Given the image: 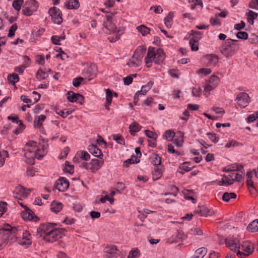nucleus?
<instances>
[{
  "label": "nucleus",
  "mask_w": 258,
  "mask_h": 258,
  "mask_svg": "<svg viewBox=\"0 0 258 258\" xmlns=\"http://www.w3.org/2000/svg\"><path fill=\"white\" fill-rule=\"evenodd\" d=\"M47 142L44 139L40 141L39 146L36 142L29 141L24 149L26 162L28 164H34L35 158L39 160L42 158L47 153Z\"/></svg>",
  "instance_id": "obj_1"
},
{
  "label": "nucleus",
  "mask_w": 258,
  "mask_h": 258,
  "mask_svg": "<svg viewBox=\"0 0 258 258\" xmlns=\"http://www.w3.org/2000/svg\"><path fill=\"white\" fill-rule=\"evenodd\" d=\"M165 59V55L161 49L149 47L148 53L145 58V62L146 66L150 68L152 66V62L160 64Z\"/></svg>",
  "instance_id": "obj_2"
},
{
  "label": "nucleus",
  "mask_w": 258,
  "mask_h": 258,
  "mask_svg": "<svg viewBox=\"0 0 258 258\" xmlns=\"http://www.w3.org/2000/svg\"><path fill=\"white\" fill-rule=\"evenodd\" d=\"M17 233L18 231L15 228L9 224H4L3 230L0 231V247L6 245L10 240H14Z\"/></svg>",
  "instance_id": "obj_3"
},
{
  "label": "nucleus",
  "mask_w": 258,
  "mask_h": 258,
  "mask_svg": "<svg viewBox=\"0 0 258 258\" xmlns=\"http://www.w3.org/2000/svg\"><path fill=\"white\" fill-rule=\"evenodd\" d=\"M236 41V40L227 39L221 47V52L227 57L233 55L238 49V44L235 43Z\"/></svg>",
  "instance_id": "obj_4"
},
{
  "label": "nucleus",
  "mask_w": 258,
  "mask_h": 258,
  "mask_svg": "<svg viewBox=\"0 0 258 258\" xmlns=\"http://www.w3.org/2000/svg\"><path fill=\"white\" fill-rule=\"evenodd\" d=\"M145 50L139 47L136 49L132 57L129 59L126 65L131 68H136L141 66L142 62V59L144 56Z\"/></svg>",
  "instance_id": "obj_5"
},
{
  "label": "nucleus",
  "mask_w": 258,
  "mask_h": 258,
  "mask_svg": "<svg viewBox=\"0 0 258 258\" xmlns=\"http://www.w3.org/2000/svg\"><path fill=\"white\" fill-rule=\"evenodd\" d=\"M66 230L63 228H54L44 238V240L48 242H53L64 235Z\"/></svg>",
  "instance_id": "obj_6"
},
{
  "label": "nucleus",
  "mask_w": 258,
  "mask_h": 258,
  "mask_svg": "<svg viewBox=\"0 0 258 258\" xmlns=\"http://www.w3.org/2000/svg\"><path fill=\"white\" fill-rule=\"evenodd\" d=\"M220 82V79L217 76L212 75L211 76L209 81L206 83L204 90V95L208 97L210 91L214 89Z\"/></svg>",
  "instance_id": "obj_7"
},
{
  "label": "nucleus",
  "mask_w": 258,
  "mask_h": 258,
  "mask_svg": "<svg viewBox=\"0 0 258 258\" xmlns=\"http://www.w3.org/2000/svg\"><path fill=\"white\" fill-rule=\"evenodd\" d=\"M55 225V223H51L40 224L37 229V235L44 240V238L52 231L53 226Z\"/></svg>",
  "instance_id": "obj_8"
},
{
  "label": "nucleus",
  "mask_w": 258,
  "mask_h": 258,
  "mask_svg": "<svg viewBox=\"0 0 258 258\" xmlns=\"http://www.w3.org/2000/svg\"><path fill=\"white\" fill-rule=\"evenodd\" d=\"M240 248H241L242 251H241L238 250L237 252V255L240 258H243L244 256H248L253 251V246L249 241H245L243 242Z\"/></svg>",
  "instance_id": "obj_9"
},
{
  "label": "nucleus",
  "mask_w": 258,
  "mask_h": 258,
  "mask_svg": "<svg viewBox=\"0 0 258 258\" xmlns=\"http://www.w3.org/2000/svg\"><path fill=\"white\" fill-rule=\"evenodd\" d=\"M104 28L106 29L104 32L111 34L116 32V27L112 21V14H109L106 16V20L103 22Z\"/></svg>",
  "instance_id": "obj_10"
},
{
  "label": "nucleus",
  "mask_w": 258,
  "mask_h": 258,
  "mask_svg": "<svg viewBox=\"0 0 258 258\" xmlns=\"http://www.w3.org/2000/svg\"><path fill=\"white\" fill-rule=\"evenodd\" d=\"M52 22L56 24H60L62 21L61 12L56 7H52L49 10Z\"/></svg>",
  "instance_id": "obj_11"
},
{
  "label": "nucleus",
  "mask_w": 258,
  "mask_h": 258,
  "mask_svg": "<svg viewBox=\"0 0 258 258\" xmlns=\"http://www.w3.org/2000/svg\"><path fill=\"white\" fill-rule=\"evenodd\" d=\"M97 72V67L95 64H91L89 67L84 69L82 72V75L84 79L90 81L94 78Z\"/></svg>",
  "instance_id": "obj_12"
},
{
  "label": "nucleus",
  "mask_w": 258,
  "mask_h": 258,
  "mask_svg": "<svg viewBox=\"0 0 258 258\" xmlns=\"http://www.w3.org/2000/svg\"><path fill=\"white\" fill-rule=\"evenodd\" d=\"M225 244L227 247L231 250H235L240 247L239 240L237 238L233 237L226 238L225 239Z\"/></svg>",
  "instance_id": "obj_13"
},
{
  "label": "nucleus",
  "mask_w": 258,
  "mask_h": 258,
  "mask_svg": "<svg viewBox=\"0 0 258 258\" xmlns=\"http://www.w3.org/2000/svg\"><path fill=\"white\" fill-rule=\"evenodd\" d=\"M28 193L26 191V189L21 185L16 187L14 192L13 196L14 198L22 200L26 198L28 196Z\"/></svg>",
  "instance_id": "obj_14"
},
{
  "label": "nucleus",
  "mask_w": 258,
  "mask_h": 258,
  "mask_svg": "<svg viewBox=\"0 0 258 258\" xmlns=\"http://www.w3.org/2000/svg\"><path fill=\"white\" fill-rule=\"evenodd\" d=\"M236 100L238 101V105L242 108L247 106L250 101L248 94L243 92L240 93L237 95Z\"/></svg>",
  "instance_id": "obj_15"
},
{
  "label": "nucleus",
  "mask_w": 258,
  "mask_h": 258,
  "mask_svg": "<svg viewBox=\"0 0 258 258\" xmlns=\"http://www.w3.org/2000/svg\"><path fill=\"white\" fill-rule=\"evenodd\" d=\"M104 163V161L102 158L99 159H92L90 162V171L93 173H95L102 167Z\"/></svg>",
  "instance_id": "obj_16"
},
{
  "label": "nucleus",
  "mask_w": 258,
  "mask_h": 258,
  "mask_svg": "<svg viewBox=\"0 0 258 258\" xmlns=\"http://www.w3.org/2000/svg\"><path fill=\"white\" fill-rule=\"evenodd\" d=\"M19 244L27 247L32 244V236L31 234L27 231L23 232L22 237L19 239Z\"/></svg>",
  "instance_id": "obj_17"
},
{
  "label": "nucleus",
  "mask_w": 258,
  "mask_h": 258,
  "mask_svg": "<svg viewBox=\"0 0 258 258\" xmlns=\"http://www.w3.org/2000/svg\"><path fill=\"white\" fill-rule=\"evenodd\" d=\"M55 186L59 191H64L69 188V182L66 178L60 177L55 182Z\"/></svg>",
  "instance_id": "obj_18"
},
{
  "label": "nucleus",
  "mask_w": 258,
  "mask_h": 258,
  "mask_svg": "<svg viewBox=\"0 0 258 258\" xmlns=\"http://www.w3.org/2000/svg\"><path fill=\"white\" fill-rule=\"evenodd\" d=\"M67 99L70 102H76L80 104H82L84 98L80 94L75 93L73 92H68L67 93Z\"/></svg>",
  "instance_id": "obj_19"
},
{
  "label": "nucleus",
  "mask_w": 258,
  "mask_h": 258,
  "mask_svg": "<svg viewBox=\"0 0 258 258\" xmlns=\"http://www.w3.org/2000/svg\"><path fill=\"white\" fill-rule=\"evenodd\" d=\"M117 251V247L115 246L106 247L104 258H116L118 255Z\"/></svg>",
  "instance_id": "obj_20"
},
{
  "label": "nucleus",
  "mask_w": 258,
  "mask_h": 258,
  "mask_svg": "<svg viewBox=\"0 0 258 258\" xmlns=\"http://www.w3.org/2000/svg\"><path fill=\"white\" fill-rule=\"evenodd\" d=\"M90 159V154L86 151H81L77 152V154L73 159L74 162L80 163V159L84 161H88Z\"/></svg>",
  "instance_id": "obj_21"
},
{
  "label": "nucleus",
  "mask_w": 258,
  "mask_h": 258,
  "mask_svg": "<svg viewBox=\"0 0 258 258\" xmlns=\"http://www.w3.org/2000/svg\"><path fill=\"white\" fill-rule=\"evenodd\" d=\"M23 219L25 220H33L36 217L34 213L29 208L25 207V210L21 213Z\"/></svg>",
  "instance_id": "obj_22"
},
{
  "label": "nucleus",
  "mask_w": 258,
  "mask_h": 258,
  "mask_svg": "<svg viewBox=\"0 0 258 258\" xmlns=\"http://www.w3.org/2000/svg\"><path fill=\"white\" fill-rule=\"evenodd\" d=\"M186 237L184 233L180 231L173 234L168 240L170 243L178 242L179 240L184 239Z\"/></svg>",
  "instance_id": "obj_23"
},
{
  "label": "nucleus",
  "mask_w": 258,
  "mask_h": 258,
  "mask_svg": "<svg viewBox=\"0 0 258 258\" xmlns=\"http://www.w3.org/2000/svg\"><path fill=\"white\" fill-rule=\"evenodd\" d=\"M30 3L34 5V8H31L30 7L24 8L23 9V13L24 15L29 16H31L33 13L36 11L38 7L37 3L34 0H30Z\"/></svg>",
  "instance_id": "obj_24"
},
{
  "label": "nucleus",
  "mask_w": 258,
  "mask_h": 258,
  "mask_svg": "<svg viewBox=\"0 0 258 258\" xmlns=\"http://www.w3.org/2000/svg\"><path fill=\"white\" fill-rule=\"evenodd\" d=\"M89 151L95 157H98L99 159L102 158L103 154L100 149L96 146L92 145L89 147Z\"/></svg>",
  "instance_id": "obj_25"
},
{
  "label": "nucleus",
  "mask_w": 258,
  "mask_h": 258,
  "mask_svg": "<svg viewBox=\"0 0 258 258\" xmlns=\"http://www.w3.org/2000/svg\"><path fill=\"white\" fill-rule=\"evenodd\" d=\"M46 119V116L44 115H40L36 116L34 120V126L35 127L40 128L42 125L43 122Z\"/></svg>",
  "instance_id": "obj_26"
},
{
  "label": "nucleus",
  "mask_w": 258,
  "mask_h": 258,
  "mask_svg": "<svg viewBox=\"0 0 258 258\" xmlns=\"http://www.w3.org/2000/svg\"><path fill=\"white\" fill-rule=\"evenodd\" d=\"M243 166L241 165H238L237 164H234L233 165L228 166L225 168V171H241L242 174L243 173Z\"/></svg>",
  "instance_id": "obj_27"
},
{
  "label": "nucleus",
  "mask_w": 258,
  "mask_h": 258,
  "mask_svg": "<svg viewBox=\"0 0 258 258\" xmlns=\"http://www.w3.org/2000/svg\"><path fill=\"white\" fill-rule=\"evenodd\" d=\"M62 208V205L61 203L53 201L50 205V209L52 212L58 213Z\"/></svg>",
  "instance_id": "obj_28"
},
{
  "label": "nucleus",
  "mask_w": 258,
  "mask_h": 258,
  "mask_svg": "<svg viewBox=\"0 0 258 258\" xmlns=\"http://www.w3.org/2000/svg\"><path fill=\"white\" fill-rule=\"evenodd\" d=\"M255 174L254 171H248L246 173L247 179H246V183L248 187L249 188L250 187L254 188V187L253 186V182L252 180V178L253 177V175Z\"/></svg>",
  "instance_id": "obj_29"
},
{
  "label": "nucleus",
  "mask_w": 258,
  "mask_h": 258,
  "mask_svg": "<svg viewBox=\"0 0 258 258\" xmlns=\"http://www.w3.org/2000/svg\"><path fill=\"white\" fill-rule=\"evenodd\" d=\"M65 6L68 9H77L79 7L78 0H69L65 3Z\"/></svg>",
  "instance_id": "obj_30"
},
{
  "label": "nucleus",
  "mask_w": 258,
  "mask_h": 258,
  "mask_svg": "<svg viewBox=\"0 0 258 258\" xmlns=\"http://www.w3.org/2000/svg\"><path fill=\"white\" fill-rule=\"evenodd\" d=\"M199 212L201 214V216L206 217L208 216H212L214 214L213 211L210 210L208 208L205 207H201L199 210Z\"/></svg>",
  "instance_id": "obj_31"
},
{
  "label": "nucleus",
  "mask_w": 258,
  "mask_h": 258,
  "mask_svg": "<svg viewBox=\"0 0 258 258\" xmlns=\"http://www.w3.org/2000/svg\"><path fill=\"white\" fill-rule=\"evenodd\" d=\"M106 104L105 105L106 109L107 110L109 109V106L111 104L112 101V98L113 96V93L109 89H106Z\"/></svg>",
  "instance_id": "obj_32"
},
{
  "label": "nucleus",
  "mask_w": 258,
  "mask_h": 258,
  "mask_svg": "<svg viewBox=\"0 0 258 258\" xmlns=\"http://www.w3.org/2000/svg\"><path fill=\"white\" fill-rule=\"evenodd\" d=\"M191 170V167L189 166V163L184 162L180 165L178 172L181 174H184L185 172H188Z\"/></svg>",
  "instance_id": "obj_33"
},
{
  "label": "nucleus",
  "mask_w": 258,
  "mask_h": 258,
  "mask_svg": "<svg viewBox=\"0 0 258 258\" xmlns=\"http://www.w3.org/2000/svg\"><path fill=\"white\" fill-rule=\"evenodd\" d=\"M247 230L251 232H255L258 231V220L253 221L250 223L247 227Z\"/></svg>",
  "instance_id": "obj_34"
},
{
  "label": "nucleus",
  "mask_w": 258,
  "mask_h": 258,
  "mask_svg": "<svg viewBox=\"0 0 258 258\" xmlns=\"http://www.w3.org/2000/svg\"><path fill=\"white\" fill-rule=\"evenodd\" d=\"M174 17L173 13L170 12L166 17L164 19V23L167 27L170 28L173 21V18Z\"/></svg>",
  "instance_id": "obj_35"
},
{
  "label": "nucleus",
  "mask_w": 258,
  "mask_h": 258,
  "mask_svg": "<svg viewBox=\"0 0 258 258\" xmlns=\"http://www.w3.org/2000/svg\"><path fill=\"white\" fill-rule=\"evenodd\" d=\"M48 76V74L47 72L42 70L40 68L36 73V78L39 81H41L46 79Z\"/></svg>",
  "instance_id": "obj_36"
},
{
  "label": "nucleus",
  "mask_w": 258,
  "mask_h": 258,
  "mask_svg": "<svg viewBox=\"0 0 258 258\" xmlns=\"http://www.w3.org/2000/svg\"><path fill=\"white\" fill-rule=\"evenodd\" d=\"M151 163L155 166L160 165L161 163V158L156 154H153L150 157Z\"/></svg>",
  "instance_id": "obj_37"
},
{
  "label": "nucleus",
  "mask_w": 258,
  "mask_h": 258,
  "mask_svg": "<svg viewBox=\"0 0 258 258\" xmlns=\"http://www.w3.org/2000/svg\"><path fill=\"white\" fill-rule=\"evenodd\" d=\"M173 143L177 147H181L183 143V135L181 133L178 134V136L173 140Z\"/></svg>",
  "instance_id": "obj_38"
},
{
  "label": "nucleus",
  "mask_w": 258,
  "mask_h": 258,
  "mask_svg": "<svg viewBox=\"0 0 258 258\" xmlns=\"http://www.w3.org/2000/svg\"><path fill=\"white\" fill-rule=\"evenodd\" d=\"M163 172L161 169L155 168L152 172V177L154 180H156L159 179L162 175Z\"/></svg>",
  "instance_id": "obj_39"
},
{
  "label": "nucleus",
  "mask_w": 258,
  "mask_h": 258,
  "mask_svg": "<svg viewBox=\"0 0 258 258\" xmlns=\"http://www.w3.org/2000/svg\"><path fill=\"white\" fill-rule=\"evenodd\" d=\"M208 59V64L209 66H215L218 61V57L217 56L211 54L207 56Z\"/></svg>",
  "instance_id": "obj_40"
},
{
  "label": "nucleus",
  "mask_w": 258,
  "mask_h": 258,
  "mask_svg": "<svg viewBox=\"0 0 258 258\" xmlns=\"http://www.w3.org/2000/svg\"><path fill=\"white\" fill-rule=\"evenodd\" d=\"M8 119L11 120L13 122L19 124L20 130H23L24 128V125L21 121L19 120V118L17 116H9Z\"/></svg>",
  "instance_id": "obj_41"
},
{
  "label": "nucleus",
  "mask_w": 258,
  "mask_h": 258,
  "mask_svg": "<svg viewBox=\"0 0 258 258\" xmlns=\"http://www.w3.org/2000/svg\"><path fill=\"white\" fill-rule=\"evenodd\" d=\"M130 132L132 135L135 133L139 132L141 130V127L138 123L134 122L129 126Z\"/></svg>",
  "instance_id": "obj_42"
},
{
  "label": "nucleus",
  "mask_w": 258,
  "mask_h": 258,
  "mask_svg": "<svg viewBox=\"0 0 258 258\" xmlns=\"http://www.w3.org/2000/svg\"><path fill=\"white\" fill-rule=\"evenodd\" d=\"M149 90H147V88H144V86H142V89L140 91H138L134 96V102L136 104L139 97L140 95H145L146 93L149 91Z\"/></svg>",
  "instance_id": "obj_43"
},
{
  "label": "nucleus",
  "mask_w": 258,
  "mask_h": 258,
  "mask_svg": "<svg viewBox=\"0 0 258 258\" xmlns=\"http://www.w3.org/2000/svg\"><path fill=\"white\" fill-rule=\"evenodd\" d=\"M19 80V78L17 74H13L12 75H9L8 76V81L9 83L14 85L16 82H18Z\"/></svg>",
  "instance_id": "obj_44"
},
{
  "label": "nucleus",
  "mask_w": 258,
  "mask_h": 258,
  "mask_svg": "<svg viewBox=\"0 0 258 258\" xmlns=\"http://www.w3.org/2000/svg\"><path fill=\"white\" fill-rule=\"evenodd\" d=\"M138 31L140 32L143 36H146L149 33L150 29L144 25H140L137 27Z\"/></svg>",
  "instance_id": "obj_45"
},
{
  "label": "nucleus",
  "mask_w": 258,
  "mask_h": 258,
  "mask_svg": "<svg viewBox=\"0 0 258 258\" xmlns=\"http://www.w3.org/2000/svg\"><path fill=\"white\" fill-rule=\"evenodd\" d=\"M139 162V160H138L137 158L135 156H132L130 159L126 160L123 162V166L127 167L130 164L138 163Z\"/></svg>",
  "instance_id": "obj_46"
},
{
  "label": "nucleus",
  "mask_w": 258,
  "mask_h": 258,
  "mask_svg": "<svg viewBox=\"0 0 258 258\" xmlns=\"http://www.w3.org/2000/svg\"><path fill=\"white\" fill-rule=\"evenodd\" d=\"M8 157V152L5 150L0 151V167L4 165L6 158Z\"/></svg>",
  "instance_id": "obj_47"
},
{
  "label": "nucleus",
  "mask_w": 258,
  "mask_h": 258,
  "mask_svg": "<svg viewBox=\"0 0 258 258\" xmlns=\"http://www.w3.org/2000/svg\"><path fill=\"white\" fill-rule=\"evenodd\" d=\"M175 136V133L171 130L166 131L164 135V138L168 141H171Z\"/></svg>",
  "instance_id": "obj_48"
},
{
  "label": "nucleus",
  "mask_w": 258,
  "mask_h": 258,
  "mask_svg": "<svg viewBox=\"0 0 258 258\" xmlns=\"http://www.w3.org/2000/svg\"><path fill=\"white\" fill-rule=\"evenodd\" d=\"M229 176L232 178L233 181L238 182L240 181L243 179L242 174L237 173L231 172L229 173Z\"/></svg>",
  "instance_id": "obj_49"
},
{
  "label": "nucleus",
  "mask_w": 258,
  "mask_h": 258,
  "mask_svg": "<svg viewBox=\"0 0 258 258\" xmlns=\"http://www.w3.org/2000/svg\"><path fill=\"white\" fill-rule=\"evenodd\" d=\"M207 250L205 247H201L198 249L195 252V255L198 256L199 258H203L204 256L206 254Z\"/></svg>",
  "instance_id": "obj_50"
},
{
  "label": "nucleus",
  "mask_w": 258,
  "mask_h": 258,
  "mask_svg": "<svg viewBox=\"0 0 258 258\" xmlns=\"http://www.w3.org/2000/svg\"><path fill=\"white\" fill-rule=\"evenodd\" d=\"M236 195L234 192H225L222 196V200L225 202H228L231 199H235Z\"/></svg>",
  "instance_id": "obj_51"
},
{
  "label": "nucleus",
  "mask_w": 258,
  "mask_h": 258,
  "mask_svg": "<svg viewBox=\"0 0 258 258\" xmlns=\"http://www.w3.org/2000/svg\"><path fill=\"white\" fill-rule=\"evenodd\" d=\"M211 72L212 71L210 69L202 68L197 71V74L202 77L203 76H207L210 74Z\"/></svg>",
  "instance_id": "obj_52"
},
{
  "label": "nucleus",
  "mask_w": 258,
  "mask_h": 258,
  "mask_svg": "<svg viewBox=\"0 0 258 258\" xmlns=\"http://www.w3.org/2000/svg\"><path fill=\"white\" fill-rule=\"evenodd\" d=\"M199 40H197L195 39H191L189 41V44L191 46V50L193 51H197L199 49Z\"/></svg>",
  "instance_id": "obj_53"
},
{
  "label": "nucleus",
  "mask_w": 258,
  "mask_h": 258,
  "mask_svg": "<svg viewBox=\"0 0 258 258\" xmlns=\"http://www.w3.org/2000/svg\"><path fill=\"white\" fill-rule=\"evenodd\" d=\"M23 4V0H14L12 6L13 8L17 11L21 10V6Z\"/></svg>",
  "instance_id": "obj_54"
},
{
  "label": "nucleus",
  "mask_w": 258,
  "mask_h": 258,
  "mask_svg": "<svg viewBox=\"0 0 258 258\" xmlns=\"http://www.w3.org/2000/svg\"><path fill=\"white\" fill-rule=\"evenodd\" d=\"M247 16H248V22L251 24H253V19H255L257 18L258 14L252 11H249V12L247 13Z\"/></svg>",
  "instance_id": "obj_55"
},
{
  "label": "nucleus",
  "mask_w": 258,
  "mask_h": 258,
  "mask_svg": "<svg viewBox=\"0 0 258 258\" xmlns=\"http://www.w3.org/2000/svg\"><path fill=\"white\" fill-rule=\"evenodd\" d=\"M188 2L191 4V9L194 10L198 6L202 7L203 3L201 0H188Z\"/></svg>",
  "instance_id": "obj_56"
},
{
  "label": "nucleus",
  "mask_w": 258,
  "mask_h": 258,
  "mask_svg": "<svg viewBox=\"0 0 258 258\" xmlns=\"http://www.w3.org/2000/svg\"><path fill=\"white\" fill-rule=\"evenodd\" d=\"M64 170L65 172L72 174L74 172V166L70 164L68 161H66Z\"/></svg>",
  "instance_id": "obj_57"
},
{
  "label": "nucleus",
  "mask_w": 258,
  "mask_h": 258,
  "mask_svg": "<svg viewBox=\"0 0 258 258\" xmlns=\"http://www.w3.org/2000/svg\"><path fill=\"white\" fill-rule=\"evenodd\" d=\"M190 34L193 36V39L199 40L202 38V33L201 32L192 30Z\"/></svg>",
  "instance_id": "obj_58"
},
{
  "label": "nucleus",
  "mask_w": 258,
  "mask_h": 258,
  "mask_svg": "<svg viewBox=\"0 0 258 258\" xmlns=\"http://www.w3.org/2000/svg\"><path fill=\"white\" fill-rule=\"evenodd\" d=\"M202 92V89L200 87H194L192 88V94L194 96L199 97Z\"/></svg>",
  "instance_id": "obj_59"
},
{
  "label": "nucleus",
  "mask_w": 258,
  "mask_h": 258,
  "mask_svg": "<svg viewBox=\"0 0 258 258\" xmlns=\"http://www.w3.org/2000/svg\"><path fill=\"white\" fill-rule=\"evenodd\" d=\"M113 139L116 141L118 144H124V141L123 138L118 135H114L113 136Z\"/></svg>",
  "instance_id": "obj_60"
},
{
  "label": "nucleus",
  "mask_w": 258,
  "mask_h": 258,
  "mask_svg": "<svg viewBox=\"0 0 258 258\" xmlns=\"http://www.w3.org/2000/svg\"><path fill=\"white\" fill-rule=\"evenodd\" d=\"M237 38L246 40L248 38V34L245 32H239L236 34Z\"/></svg>",
  "instance_id": "obj_61"
},
{
  "label": "nucleus",
  "mask_w": 258,
  "mask_h": 258,
  "mask_svg": "<svg viewBox=\"0 0 258 258\" xmlns=\"http://www.w3.org/2000/svg\"><path fill=\"white\" fill-rule=\"evenodd\" d=\"M84 79L83 77H78L74 79L73 84L75 87H78L80 85L82 81Z\"/></svg>",
  "instance_id": "obj_62"
},
{
  "label": "nucleus",
  "mask_w": 258,
  "mask_h": 258,
  "mask_svg": "<svg viewBox=\"0 0 258 258\" xmlns=\"http://www.w3.org/2000/svg\"><path fill=\"white\" fill-rule=\"evenodd\" d=\"M36 62L39 64L44 65L45 63V58L44 55H37L36 56Z\"/></svg>",
  "instance_id": "obj_63"
},
{
  "label": "nucleus",
  "mask_w": 258,
  "mask_h": 258,
  "mask_svg": "<svg viewBox=\"0 0 258 258\" xmlns=\"http://www.w3.org/2000/svg\"><path fill=\"white\" fill-rule=\"evenodd\" d=\"M139 252L138 249L133 250L129 253L128 257L129 258H137L139 256Z\"/></svg>",
  "instance_id": "obj_64"
}]
</instances>
